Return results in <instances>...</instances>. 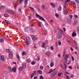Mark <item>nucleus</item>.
<instances>
[{
	"instance_id": "obj_47",
	"label": "nucleus",
	"mask_w": 79,
	"mask_h": 79,
	"mask_svg": "<svg viewBox=\"0 0 79 79\" xmlns=\"http://www.w3.org/2000/svg\"><path fill=\"white\" fill-rule=\"evenodd\" d=\"M6 51L7 52H10V50L8 49H6Z\"/></svg>"
},
{
	"instance_id": "obj_26",
	"label": "nucleus",
	"mask_w": 79,
	"mask_h": 79,
	"mask_svg": "<svg viewBox=\"0 0 79 79\" xmlns=\"http://www.w3.org/2000/svg\"><path fill=\"white\" fill-rule=\"evenodd\" d=\"M51 5L52 6L53 8H55V5L53 4L52 3H51Z\"/></svg>"
},
{
	"instance_id": "obj_46",
	"label": "nucleus",
	"mask_w": 79,
	"mask_h": 79,
	"mask_svg": "<svg viewBox=\"0 0 79 79\" xmlns=\"http://www.w3.org/2000/svg\"><path fill=\"white\" fill-rule=\"evenodd\" d=\"M27 61L28 62V63H30L31 62V59H28L27 60Z\"/></svg>"
},
{
	"instance_id": "obj_31",
	"label": "nucleus",
	"mask_w": 79,
	"mask_h": 79,
	"mask_svg": "<svg viewBox=\"0 0 79 79\" xmlns=\"http://www.w3.org/2000/svg\"><path fill=\"white\" fill-rule=\"evenodd\" d=\"M25 42H26V45H29V42H28V41H26Z\"/></svg>"
},
{
	"instance_id": "obj_5",
	"label": "nucleus",
	"mask_w": 79,
	"mask_h": 79,
	"mask_svg": "<svg viewBox=\"0 0 79 79\" xmlns=\"http://www.w3.org/2000/svg\"><path fill=\"white\" fill-rule=\"evenodd\" d=\"M41 8L42 10H43V11H44L46 10V7L44 5H43L41 6Z\"/></svg>"
},
{
	"instance_id": "obj_16",
	"label": "nucleus",
	"mask_w": 79,
	"mask_h": 79,
	"mask_svg": "<svg viewBox=\"0 0 79 79\" xmlns=\"http://www.w3.org/2000/svg\"><path fill=\"white\" fill-rule=\"evenodd\" d=\"M45 54L47 56H49V55H50V52H47Z\"/></svg>"
},
{
	"instance_id": "obj_42",
	"label": "nucleus",
	"mask_w": 79,
	"mask_h": 79,
	"mask_svg": "<svg viewBox=\"0 0 79 79\" xmlns=\"http://www.w3.org/2000/svg\"><path fill=\"white\" fill-rule=\"evenodd\" d=\"M44 31L45 34H46V35H47V31L46 30H44Z\"/></svg>"
},
{
	"instance_id": "obj_6",
	"label": "nucleus",
	"mask_w": 79,
	"mask_h": 79,
	"mask_svg": "<svg viewBox=\"0 0 79 79\" xmlns=\"http://www.w3.org/2000/svg\"><path fill=\"white\" fill-rule=\"evenodd\" d=\"M34 75H35L36 76H38V71H34Z\"/></svg>"
},
{
	"instance_id": "obj_32",
	"label": "nucleus",
	"mask_w": 79,
	"mask_h": 79,
	"mask_svg": "<svg viewBox=\"0 0 79 79\" xmlns=\"http://www.w3.org/2000/svg\"><path fill=\"white\" fill-rule=\"evenodd\" d=\"M40 69H41V70H42L43 69H44V66L42 65H41L40 67Z\"/></svg>"
},
{
	"instance_id": "obj_1",
	"label": "nucleus",
	"mask_w": 79,
	"mask_h": 79,
	"mask_svg": "<svg viewBox=\"0 0 79 79\" xmlns=\"http://www.w3.org/2000/svg\"><path fill=\"white\" fill-rule=\"evenodd\" d=\"M57 73L58 70H56L55 71H54L53 73L51 74L50 75V76H51V77H54V76L56 75V74H57Z\"/></svg>"
},
{
	"instance_id": "obj_9",
	"label": "nucleus",
	"mask_w": 79,
	"mask_h": 79,
	"mask_svg": "<svg viewBox=\"0 0 79 79\" xmlns=\"http://www.w3.org/2000/svg\"><path fill=\"white\" fill-rule=\"evenodd\" d=\"M71 60H68V59H67L66 60L65 62L67 64H69L70 63Z\"/></svg>"
},
{
	"instance_id": "obj_35",
	"label": "nucleus",
	"mask_w": 79,
	"mask_h": 79,
	"mask_svg": "<svg viewBox=\"0 0 79 79\" xmlns=\"http://www.w3.org/2000/svg\"><path fill=\"white\" fill-rule=\"evenodd\" d=\"M4 16H5V17H8V16H9L8 15L6 14H4Z\"/></svg>"
},
{
	"instance_id": "obj_63",
	"label": "nucleus",
	"mask_w": 79,
	"mask_h": 79,
	"mask_svg": "<svg viewBox=\"0 0 79 79\" xmlns=\"http://www.w3.org/2000/svg\"><path fill=\"white\" fill-rule=\"evenodd\" d=\"M45 43L46 44H48V41L46 40L45 41Z\"/></svg>"
},
{
	"instance_id": "obj_41",
	"label": "nucleus",
	"mask_w": 79,
	"mask_h": 79,
	"mask_svg": "<svg viewBox=\"0 0 79 79\" xmlns=\"http://www.w3.org/2000/svg\"><path fill=\"white\" fill-rule=\"evenodd\" d=\"M60 68H62V69H64V68L63 67V65H62V64H61L60 65Z\"/></svg>"
},
{
	"instance_id": "obj_39",
	"label": "nucleus",
	"mask_w": 79,
	"mask_h": 79,
	"mask_svg": "<svg viewBox=\"0 0 79 79\" xmlns=\"http://www.w3.org/2000/svg\"><path fill=\"white\" fill-rule=\"evenodd\" d=\"M31 64L32 65L35 64V62L34 61H32L31 63Z\"/></svg>"
},
{
	"instance_id": "obj_36",
	"label": "nucleus",
	"mask_w": 79,
	"mask_h": 79,
	"mask_svg": "<svg viewBox=\"0 0 79 79\" xmlns=\"http://www.w3.org/2000/svg\"><path fill=\"white\" fill-rule=\"evenodd\" d=\"M37 58L36 59V61H39V60H40V59L39 58V56H37Z\"/></svg>"
},
{
	"instance_id": "obj_21",
	"label": "nucleus",
	"mask_w": 79,
	"mask_h": 79,
	"mask_svg": "<svg viewBox=\"0 0 79 79\" xmlns=\"http://www.w3.org/2000/svg\"><path fill=\"white\" fill-rule=\"evenodd\" d=\"M67 13H68V12L66 10H65L63 11V14L64 15H67Z\"/></svg>"
},
{
	"instance_id": "obj_12",
	"label": "nucleus",
	"mask_w": 79,
	"mask_h": 79,
	"mask_svg": "<svg viewBox=\"0 0 79 79\" xmlns=\"http://www.w3.org/2000/svg\"><path fill=\"white\" fill-rule=\"evenodd\" d=\"M40 20H42V21H45V19L42 16L40 17Z\"/></svg>"
},
{
	"instance_id": "obj_60",
	"label": "nucleus",
	"mask_w": 79,
	"mask_h": 79,
	"mask_svg": "<svg viewBox=\"0 0 79 79\" xmlns=\"http://www.w3.org/2000/svg\"><path fill=\"white\" fill-rule=\"evenodd\" d=\"M31 8V10H32V11H34V9L32 7H30Z\"/></svg>"
},
{
	"instance_id": "obj_54",
	"label": "nucleus",
	"mask_w": 79,
	"mask_h": 79,
	"mask_svg": "<svg viewBox=\"0 0 79 79\" xmlns=\"http://www.w3.org/2000/svg\"><path fill=\"white\" fill-rule=\"evenodd\" d=\"M65 52H64V53L63 55V56H64L65 55Z\"/></svg>"
},
{
	"instance_id": "obj_53",
	"label": "nucleus",
	"mask_w": 79,
	"mask_h": 79,
	"mask_svg": "<svg viewBox=\"0 0 79 79\" xmlns=\"http://www.w3.org/2000/svg\"><path fill=\"white\" fill-rule=\"evenodd\" d=\"M68 54H66L65 56V57H66V58H68Z\"/></svg>"
},
{
	"instance_id": "obj_10",
	"label": "nucleus",
	"mask_w": 79,
	"mask_h": 79,
	"mask_svg": "<svg viewBox=\"0 0 79 79\" xmlns=\"http://www.w3.org/2000/svg\"><path fill=\"white\" fill-rule=\"evenodd\" d=\"M12 71L13 72L15 73L16 71V68L15 67H14L12 69Z\"/></svg>"
},
{
	"instance_id": "obj_33",
	"label": "nucleus",
	"mask_w": 79,
	"mask_h": 79,
	"mask_svg": "<svg viewBox=\"0 0 79 79\" xmlns=\"http://www.w3.org/2000/svg\"><path fill=\"white\" fill-rule=\"evenodd\" d=\"M38 25L39 26V27H41V22H38Z\"/></svg>"
},
{
	"instance_id": "obj_50",
	"label": "nucleus",
	"mask_w": 79,
	"mask_h": 79,
	"mask_svg": "<svg viewBox=\"0 0 79 79\" xmlns=\"http://www.w3.org/2000/svg\"><path fill=\"white\" fill-rule=\"evenodd\" d=\"M62 74V73H58V76H61Z\"/></svg>"
},
{
	"instance_id": "obj_43",
	"label": "nucleus",
	"mask_w": 79,
	"mask_h": 79,
	"mask_svg": "<svg viewBox=\"0 0 79 79\" xmlns=\"http://www.w3.org/2000/svg\"><path fill=\"white\" fill-rule=\"evenodd\" d=\"M34 73H32L31 75V78H32V77H34Z\"/></svg>"
},
{
	"instance_id": "obj_61",
	"label": "nucleus",
	"mask_w": 79,
	"mask_h": 79,
	"mask_svg": "<svg viewBox=\"0 0 79 79\" xmlns=\"http://www.w3.org/2000/svg\"><path fill=\"white\" fill-rule=\"evenodd\" d=\"M58 44L59 45H61V43L60 42H59L58 43Z\"/></svg>"
},
{
	"instance_id": "obj_17",
	"label": "nucleus",
	"mask_w": 79,
	"mask_h": 79,
	"mask_svg": "<svg viewBox=\"0 0 79 79\" xmlns=\"http://www.w3.org/2000/svg\"><path fill=\"white\" fill-rule=\"evenodd\" d=\"M0 58L1 60H2V61H5V59L4 58V57H3L1 56L0 57Z\"/></svg>"
},
{
	"instance_id": "obj_3",
	"label": "nucleus",
	"mask_w": 79,
	"mask_h": 79,
	"mask_svg": "<svg viewBox=\"0 0 79 79\" xmlns=\"http://www.w3.org/2000/svg\"><path fill=\"white\" fill-rule=\"evenodd\" d=\"M62 35H61L60 33H59L57 35V38L58 39H61V38H62Z\"/></svg>"
},
{
	"instance_id": "obj_51",
	"label": "nucleus",
	"mask_w": 79,
	"mask_h": 79,
	"mask_svg": "<svg viewBox=\"0 0 79 79\" xmlns=\"http://www.w3.org/2000/svg\"><path fill=\"white\" fill-rule=\"evenodd\" d=\"M70 77V78H73V77H74V75H71Z\"/></svg>"
},
{
	"instance_id": "obj_28",
	"label": "nucleus",
	"mask_w": 79,
	"mask_h": 79,
	"mask_svg": "<svg viewBox=\"0 0 79 79\" xmlns=\"http://www.w3.org/2000/svg\"><path fill=\"white\" fill-rule=\"evenodd\" d=\"M71 5H76V3L73 2H71Z\"/></svg>"
},
{
	"instance_id": "obj_18",
	"label": "nucleus",
	"mask_w": 79,
	"mask_h": 79,
	"mask_svg": "<svg viewBox=\"0 0 79 79\" xmlns=\"http://www.w3.org/2000/svg\"><path fill=\"white\" fill-rule=\"evenodd\" d=\"M38 73L39 74H42V72L41 71L38 70Z\"/></svg>"
},
{
	"instance_id": "obj_8",
	"label": "nucleus",
	"mask_w": 79,
	"mask_h": 79,
	"mask_svg": "<svg viewBox=\"0 0 79 79\" xmlns=\"http://www.w3.org/2000/svg\"><path fill=\"white\" fill-rule=\"evenodd\" d=\"M56 69L55 68L54 70H52V69H50V71L48 72V74H50L52 72H53Z\"/></svg>"
},
{
	"instance_id": "obj_49",
	"label": "nucleus",
	"mask_w": 79,
	"mask_h": 79,
	"mask_svg": "<svg viewBox=\"0 0 79 79\" xmlns=\"http://www.w3.org/2000/svg\"><path fill=\"white\" fill-rule=\"evenodd\" d=\"M65 77L66 79H69V78L68 76L66 75Z\"/></svg>"
},
{
	"instance_id": "obj_58",
	"label": "nucleus",
	"mask_w": 79,
	"mask_h": 79,
	"mask_svg": "<svg viewBox=\"0 0 79 79\" xmlns=\"http://www.w3.org/2000/svg\"><path fill=\"white\" fill-rule=\"evenodd\" d=\"M59 31H61V32H62V33H63V31L61 29H59Z\"/></svg>"
},
{
	"instance_id": "obj_64",
	"label": "nucleus",
	"mask_w": 79,
	"mask_h": 79,
	"mask_svg": "<svg viewBox=\"0 0 79 79\" xmlns=\"http://www.w3.org/2000/svg\"><path fill=\"white\" fill-rule=\"evenodd\" d=\"M34 79H37V77H35L34 78Z\"/></svg>"
},
{
	"instance_id": "obj_34",
	"label": "nucleus",
	"mask_w": 79,
	"mask_h": 79,
	"mask_svg": "<svg viewBox=\"0 0 79 79\" xmlns=\"http://www.w3.org/2000/svg\"><path fill=\"white\" fill-rule=\"evenodd\" d=\"M36 15L37 17V18H39V19L40 18V17H41V16H39V15H38L37 14H36Z\"/></svg>"
},
{
	"instance_id": "obj_19",
	"label": "nucleus",
	"mask_w": 79,
	"mask_h": 79,
	"mask_svg": "<svg viewBox=\"0 0 79 79\" xmlns=\"http://www.w3.org/2000/svg\"><path fill=\"white\" fill-rule=\"evenodd\" d=\"M16 56L17 57V58L19 61L20 60V57H19V56L18 55H16Z\"/></svg>"
},
{
	"instance_id": "obj_27",
	"label": "nucleus",
	"mask_w": 79,
	"mask_h": 79,
	"mask_svg": "<svg viewBox=\"0 0 79 79\" xmlns=\"http://www.w3.org/2000/svg\"><path fill=\"white\" fill-rule=\"evenodd\" d=\"M68 4H67L66 5L64 6V8L65 9H66V8H68Z\"/></svg>"
},
{
	"instance_id": "obj_22",
	"label": "nucleus",
	"mask_w": 79,
	"mask_h": 79,
	"mask_svg": "<svg viewBox=\"0 0 79 79\" xmlns=\"http://www.w3.org/2000/svg\"><path fill=\"white\" fill-rule=\"evenodd\" d=\"M45 46V42H44L43 43L41 47H42V48H44V47Z\"/></svg>"
},
{
	"instance_id": "obj_2",
	"label": "nucleus",
	"mask_w": 79,
	"mask_h": 79,
	"mask_svg": "<svg viewBox=\"0 0 79 79\" xmlns=\"http://www.w3.org/2000/svg\"><path fill=\"white\" fill-rule=\"evenodd\" d=\"M13 53H12V52H10L9 55V58L11 59V58H13Z\"/></svg>"
},
{
	"instance_id": "obj_13",
	"label": "nucleus",
	"mask_w": 79,
	"mask_h": 79,
	"mask_svg": "<svg viewBox=\"0 0 79 79\" xmlns=\"http://www.w3.org/2000/svg\"><path fill=\"white\" fill-rule=\"evenodd\" d=\"M22 56H24V55H26V52L23 51L22 52Z\"/></svg>"
},
{
	"instance_id": "obj_30",
	"label": "nucleus",
	"mask_w": 79,
	"mask_h": 79,
	"mask_svg": "<svg viewBox=\"0 0 79 79\" xmlns=\"http://www.w3.org/2000/svg\"><path fill=\"white\" fill-rule=\"evenodd\" d=\"M76 36V33H73L72 34V36L73 37H75V36Z\"/></svg>"
},
{
	"instance_id": "obj_56",
	"label": "nucleus",
	"mask_w": 79,
	"mask_h": 79,
	"mask_svg": "<svg viewBox=\"0 0 79 79\" xmlns=\"http://www.w3.org/2000/svg\"><path fill=\"white\" fill-rule=\"evenodd\" d=\"M77 31L78 32H79V27H77Z\"/></svg>"
},
{
	"instance_id": "obj_38",
	"label": "nucleus",
	"mask_w": 79,
	"mask_h": 79,
	"mask_svg": "<svg viewBox=\"0 0 79 79\" xmlns=\"http://www.w3.org/2000/svg\"><path fill=\"white\" fill-rule=\"evenodd\" d=\"M10 13H14L15 12L13 10H9Z\"/></svg>"
},
{
	"instance_id": "obj_62",
	"label": "nucleus",
	"mask_w": 79,
	"mask_h": 79,
	"mask_svg": "<svg viewBox=\"0 0 79 79\" xmlns=\"http://www.w3.org/2000/svg\"><path fill=\"white\" fill-rule=\"evenodd\" d=\"M70 50L71 51H73V49L71 47H70Z\"/></svg>"
},
{
	"instance_id": "obj_7",
	"label": "nucleus",
	"mask_w": 79,
	"mask_h": 79,
	"mask_svg": "<svg viewBox=\"0 0 79 79\" xmlns=\"http://www.w3.org/2000/svg\"><path fill=\"white\" fill-rule=\"evenodd\" d=\"M26 39L27 40H28L30 42H31V40L30 37H29V36H27L26 37Z\"/></svg>"
},
{
	"instance_id": "obj_57",
	"label": "nucleus",
	"mask_w": 79,
	"mask_h": 79,
	"mask_svg": "<svg viewBox=\"0 0 79 79\" xmlns=\"http://www.w3.org/2000/svg\"><path fill=\"white\" fill-rule=\"evenodd\" d=\"M50 49L51 50H53V47L52 46L50 47Z\"/></svg>"
},
{
	"instance_id": "obj_14",
	"label": "nucleus",
	"mask_w": 79,
	"mask_h": 79,
	"mask_svg": "<svg viewBox=\"0 0 79 79\" xmlns=\"http://www.w3.org/2000/svg\"><path fill=\"white\" fill-rule=\"evenodd\" d=\"M0 42L1 43H3V42H4V39H0Z\"/></svg>"
},
{
	"instance_id": "obj_4",
	"label": "nucleus",
	"mask_w": 79,
	"mask_h": 79,
	"mask_svg": "<svg viewBox=\"0 0 79 79\" xmlns=\"http://www.w3.org/2000/svg\"><path fill=\"white\" fill-rule=\"evenodd\" d=\"M31 37L33 40H37V38L35 37L34 35L32 36Z\"/></svg>"
},
{
	"instance_id": "obj_25",
	"label": "nucleus",
	"mask_w": 79,
	"mask_h": 79,
	"mask_svg": "<svg viewBox=\"0 0 79 79\" xmlns=\"http://www.w3.org/2000/svg\"><path fill=\"white\" fill-rule=\"evenodd\" d=\"M58 10L59 11H60L61 10V6L59 7Z\"/></svg>"
},
{
	"instance_id": "obj_24",
	"label": "nucleus",
	"mask_w": 79,
	"mask_h": 79,
	"mask_svg": "<svg viewBox=\"0 0 79 79\" xmlns=\"http://www.w3.org/2000/svg\"><path fill=\"white\" fill-rule=\"evenodd\" d=\"M27 1H28V0H26L25 1L24 3L25 5H27Z\"/></svg>"
},
{
	"instance_id": "obj_11",
	"label": "nucleus",
	"mask_w": 79,
	"mask_h": 79,
	"mask_svg": "<svg viewBox=\"0 0 79 79\" xmlns=\"http://www.w3.org/2000/svg\"><path fill=\"white\" fill-rule=\"evenodd\" d=\"M23 67H22V66L20 67L18 69L19 70V71H23Z\"/></svg>"
},
{
	"instance_id": "obj_23",
	"label": "nucleus",
	"mask_w": 79,
	"mask_h": 79,
	"mask_svg": "<svg viewBox=\"0 0 79 79\" xmlns=\"http://www.w3.org/2000/svg\"><path fill=\"white\" fill-rule=\"evenodd\" d=\"M50 66L51 67H53V66H54V63H53V62H51L50 63Z\"/></svg>"
},
{
	"instance_id": "obj_40",
	"label": "nucleus",
	"mask_w": 79,
	"mask_h": 79,
	"mask_svg": "<svg viewBox=\"0 0 79 79\" xmlns=\"http://www.w3.org/2000/svg\"><path fill=\"white\" fill-rule=\"evenodd\" d=\"M55 16L57 18H58V17H59V15L58 14H55Z\"/></svg>"
},
{
	"instance_id": "obj_37",
	"label": "nucleus",
	"mask_w": 79,
	"mask_h": 79,
	"mask_svg": "<svg viewBox=\"0 0 79 79\" xmlns=\"http://www.w3.org/2000/svg\"><path fill=\"white\" fill-rule=\"evenodd\" d=\"M34 48H36L37 47V44H35L34 45Z\"/></svg>"
},
{
	"instance_id": "obj_15",
	"label": "nucleus",
	"mask_w": 79,
	"mask_h": 79,
	"mask_svg": "<svg viewBox=\"0 0 79 79\" xmlns=\"http://www.w3.org/2000/svg\"><path fill=\"white\" fill-rule=\"evenodd\" d=\"M26 65L25 64H23L22 65V67L23 68H26Z\"/></svg>"
},
{
	"instance_id": "obj_55",
	"label": "nucleus",
	"mask_w": 79,
	"mask_h": 79,
	"mask_svg": "<svg viewBox=\"0 0 79 79\" xmlns=\"http://www.w3.org/2000/svg\"><path fill=\"white\" fill-rule=\"evenodd\" d=\"M73 25H74V26H75V25H76V24H77V23H73Z\"/></svg>"
},
{
	"instance_id": "obj_52",
	"label": "nucleus",
	"mask_w": 79,
	"mask_h": 79,
	"mask_svg": "<svg viewBox=\"0 0 79 79\" xmlns=\"http://www.w3.org/2000/svg\"><path fill=\"white\" fill-rule=\"evenodd\" d=\"M69 17H70V18H73V16L72 15H69Z\"/></svg>"
},
{
	"instance_id": "obj_48",
	"label": "nucleus",
	"mask_w": 79,
	"mask_h": 79,
	"mask_svg": "<svg viewBox=\"0 0 79 79\" xmlns=\"http://www.w3.org/2000/svg\"><path fill=\"white\" fill-rule=\"evenodd\" d=\"M76 2V3H79V0H75Z\"/></svg>"
},
{
	"instance_id": "obj_45",
	"label": "nucleus",
	"mask_w": 79,
	"mask_h": 79,
	"mask_svg": "<svg viewBox=\"0 0 79 79\" xmlns=\"http://www.w3.org/2000/svg\"><path fill=\"white\" fill-rule=\"evenodd\" d=\"M40 79H44L43 76H40Z\"/></svg>"
},
{
	"instance_id": "obj_20",
	"label": "nucleus",
	"mask_w": 79,
	"mask_h": 79,
	"mask_svg": "<svg viewBox=\"0 0 79 79\" xmlns=\"http://www.w3.org/2000/svg\"><path fill=\"white\" fill-rule=\"evenodd\" d=\"M66 41L69 44H70L71 45V44H72V43H71V41H70V40H67Z\"/></svg>"
},
{
	"instance_id": "obj_59",
	"label": "nucleus",
	"mask_w": 79,
	"mask_h": 79,
	"mask_svg": "<svg viewBox=\"0 0 79 79\" xmlns=\"http://www.w3.org/2000/svg\"><path fill=\"white\" fill-rule=\"evenodd\" d=\"M69 69H72V67H71V66H69Z\"/></svg>"
},
{
	"instance_id": "obj_29",
	"label": "nucleus",
	"mask_w": 79,
	"mask_h": 79,
	"mask_svg": "<svg viewBox=\"0 0 79 79\" xmlns=\"http://www.w3.org/2000/svg\"><path fill=\"white\" fill-rule=\"evenodd\" d=\"M67 23H71V20L69 19H67Z\"/></svg>"
},
{
	"instance_id": "obj_44",
	"label": "nucleus",
	"mask_w": 79,
	"mask_h": 79,
	"mask_svg": "<svg viewBox=\"0 0 79 79\" xmlns=\"http://www.w3.org/2000/svg\"><path fill=\"white\" fill-rule=\"evenodd\" d=\"M71 58L73 61H74V57L72 56Z\"/></svg>"
}]
</instances>
